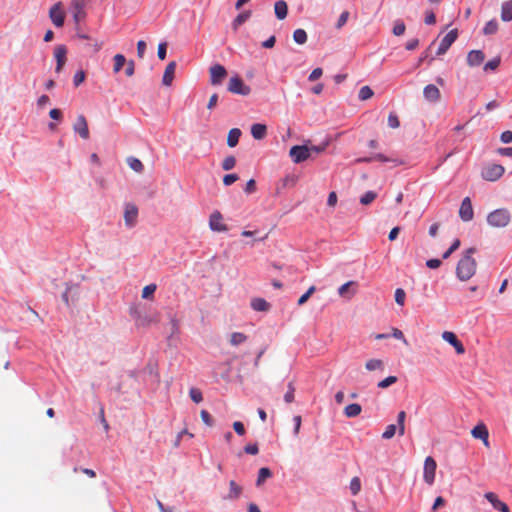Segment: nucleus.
I'll return each instance as SVG.
<instances>
[{
    "instance_id": "53",
    "label": "nucleus",
    "mask_w": 512,
    "mask_h": 512,
    "mask_svg": "<svg viewBox=\"0 0 512 512\" xmlns=\"http://www.w3.org/2000/svg\"><path fill=\"white\" fill-rule=\"evenodd\" d=\"M157 55L160 60H164L166 58V55H167V43L166 42H161L158 45Z\"/></svg>"
},
{
    "instance_id": "14",
    "label": "nucleus",
    "mask_w": 512,
    "mask_h": 512,
    "mask_svg": "<svg viewBox=\"0 0 512 512\" xmlns=\"http://www.w3.org/2000/svg\"><path fill=\"white\" fill-rule=\"evenodd\" d=\"M67 48L65 45H58L54 50V57L56 59L55 72L60 73L67 60Z\"/></svg>"
},
{
    "instance_id": "12",
    "label": "nucleus",
    "mask_w": 512,
    "mask_h": 512,
    "mask_svg": "<svg viewBox=\"0 0 512 512\" xmlns=\"http://www.w3.org/2000/svg\"><path fill=\"white\" fill-rule=\"evenodd\" d=\"M138 208L134 204H127L124 211V221L127 227H134L137 222Z\"/></svg>"
},
{
    "instance_id": "30",
    "label": "nucleus",
    "mask_w": 512,
    "mask_h": 512,
    "mask_svg": "<svg viewBox=\"0 0 512 512\" xmlns=\"http://www.w3.org/2000/svg\"><path fill=\"white\" fill-rule=\"evenodd\" d=\"M497 30H498V22H497V20L492 19L485 24V26L483 28V34L484 35H493L497 32Z\"/></svg>"
},
{
    "instance_id": "13",
    "label": "nucleus",
    "mask_w": 512,
    "mask_h": 512,
    "mask_svg": "<svg viewBox=\"0 0 512 512\" xmlns=\"http://www.w3.org/2000/svg\"><path fill=\"white\" fill-rule=\"evenodd\" d=\"M442 338L449 344H451L454 348L457 354H464L465 348L462 342L457 338L455 333L450 331H444L442 333Z\"/></svg>"
},
{
    "instance_id": "52",
    "label": "nucleus",
    "mask_w": 512,
    "mask_h": 512,
    "mask_svg": "<svg viewBox=\"0 0 512 512\" xmlns=\"http://www.w3.org/2000/svg\"><path fill=\"white\" fill-rule=\"evenodd\" d=\"M348 18H349V12H348V11H343V12L340 14V16H339V18H338V20H337V23H336V25H335V26H336V28H337V29L342 28V27L346 24V22H347Z\"/></svg>"
},
{
    "instance_id": "63",
    "label": "nucleus",
    "mask_w": 512,
    "mask_h": 512,
    "mask_svg": "<svg viewBox=\"0 0 512 512\" xmlns=\"http://www.w3.org/2000/svg\"><path fill=\"white\" fill-rule=\"evenodd\" d=\"M276 42V38L274 35L270 36L267 40L262 42V47L266 49L273 48Z\"/></svg>"
},
{
    "instance_id": "27",
    "label": "nucleus",
    "mask_w": 512,
    "mask_h": 512,
    "mask_svg": "<svg viewBox=\"0 0 512 512\" xmlns=\"http://www.w3.org/2000/svg\"><path fill=\"white\" fill-rule=\"evenodd\" d=\"M272 477V472L267 467H262L259 469L258 478L256 480V485L261 486L268 478Z\"/></svg>"
},
{
    "instance_id": "15",
    "label": "nucleus",
    "mask_w": 512,
    "mask_h": 512,
    "mask_svg": "<svg viewBox=\"0 0 512 512\" xmlns=\"http://www.w3.org/2000/svg\"><path fill=\"white\" fill-rule=\"evenodd\" d=\"M484 497L491 503V505L501 512H510L506 503L498 499L497 495L493 492L485 493Z\"/></svg>"
},
{
    "instance_id": "38",
    "label": "nucleus",
    "mask_w": 512,
    "mask_h": 512,
    "mask_svg": "<svg viewBox=\"0 0 512 512\" xmlns=\"http://www.w3.org/2000/svg\"><path fill=\"white\" fill-rule=\"evenodd\" d=\"M377 197V193L374 191H367L361 198L360 203L362 205H369L372 203Z\"/></svg>"
},
{
    "instance_id": "9",
    "label": "nucleus",
    "mask_w": 512,
    "mask_h": 512,
    "mask_svg": "<svg viewBox=\"0 0 512 512\" xmlns=\"http://www.w3.org/2000/svg\"><path fill=\"white\" fill-rule=\"evenodd\" d=\"M227 76L226 68L221 64H215L210 68V81L212 85H219Z\"/></svg>"
},
{
    "instance_id": "28",
    "label": "nucleus",
    "mask_w": 512,
    "mask_h": 512,
    "mask_svg": "<svg viewBox=\"0 0 512 512\" xmlns=\"http://www.w3.org/2000/svg\"><path fill=\"white\" fill-rule=\"evenodd\" d=\"M365 368L368 371H375V370H383L384 369V363L380 359H370L366 362Z\"/></svg>"
},
{
    "instance_id": "57",
    "label": "nucleus",
    "mask_w": 512,
    "mask_h": 512,
    "mask_svg": "<svg viewBox=\"0 0 512 512\" xmlns=\"http://www.w3.org/2000/svg\"><path fill=\"white\" fill-rule=\"evenodd\" d=\"M146 42L144 40H139L137 43V55L139 58H143L146 51Z\"/></svg>"
},
{
    "instance_id": "61",
    "label": "nucleus",
    "mask_w": 512,
    "mask_h": 512,
    "mask_svg": "<svg viewBox=\"0 0 512 512\" xmlns=\"http://www.w3.org/2000/svg\"><path fill=\"white\" fill-rule=\"evenodd\" d=\"M424 22L427 25H433V24L436 23V16H435L433 11H429V12L426 13Z\"/></svg>"
},
{
    "instance_id": "40",
    "label": "nucleus",
    "mask_w": 512,
    "mask_h": 512,
    "mask_svg": "<svg viewBox=\"0 0 512 512\" xmlns=\"http://www.w3.org/2000/svg\"><path fill=\"white\" fill-rule=\"evenodd\" d=\"M501 63V59L500 57H494L493 59L489 60L488 62L485 63L484 65V71H493L495 69L498 68V66L500 65Z\"/></svg>"
},
{
    "instance_id": "31",
    "label": "nucleus",
    "mask_w": 512,
    "mask_h": 512,
    "mask_svg": "<svg viewBox=\"0 0 512 512\" xmlns=\"http://www.w3.org/2000/svg\"><path fill=\"white\" fill-rule=\"evenodd\" d=\"M241 135V130H229L227 137V144L229 147H234L237 145L239 141V137Z\"/></svg>"
},
{
    "instance_id": "10",
    "label": "nucleus",
    "mask_w": 512,
    "mask_h": 512,
    "mask_svg": "<svg viewBox=\"0 0 512 512\" xmlns=\"http://www.w3.org/2000/svg\"><path fill=\"white\" fill-rule=\"evenodd\" d=\"M209 227L213 231L224 232L228 230L226 224L223 223L222 214L219 211H214L209 217Z\"/></svg>"
},
{
    "instance_id": "48",
    "label": "nucleus",
    "mask_w": 512,
    "mask_h": 512,
    "mask_svg": "<svg viewBox=\"0 0 512 512\" xmlns=\"http://www.w3.org/2000/svg\"><path fill=\"white\" fill-rule=\"evenodd\" d=\"M396 429H397L396 425H394V424L388 425L382 434V438H384V439L393 438L396 433Z\"/></svg>"
},
{
    "instance_id": "19",
    "label": "nucleus",
    "mask_w": 512,
    "mask_h": 512,
    "mask_svg": "<svg viewBox=\"0 0 512 512\" xmlns=\"http://www.w3.org/2000/svg\"><path fill=\"white\" fill-rule=\"evenodd\" d=\"M425 99L435 102L440 98V91L434 84H428L423 90Z\"/></svg>"
},
{
    "instance_id": "23",
    "label": "nucleus",
    "mask_w": 512,
    "mask_h": 512,
    "mask_svg": "<svg viewBox=\"0 0 512 512\" xmlns=\"http://www.w3.org/2000/svg\"><path fill=\"white\" fill-rule=\"evenodd\" d=\"M501 19L504 22L512 20V0L505 1L501 7Z\"/></svg>"
},
{
    "instance_id": "42",
    "label": "nucleus",
    "mask_w": 512,
    "mask_h": 512,
    "mask_svg": "<svg viewBox=\"0 0 512 512\" xmlns=\"http://www.w3.org/2000/svg\"><path fill=\"white\" fill-rule=\"evenodd\" d=\"M156 288H157L156 284L146 285L142 290V298L143 299L150 298L156 291Z\"/></svg>"
},
{
    "instance_id": "44",
    "label": "nucleus",
    "mask_w": 512,
    "mask_h": 512,
    "mask_svg": "<svg viewBox=\"0 0 512 512\" xmlns=\"http://www.w3.org/2000/svg\"><path fill=\"white\" fill-rule=\"evenodd\" d=\"M236 159L233 156L226 157L222 162V168L226 171L234 168Z\"/></svg>"
},
{
    "instance_id": "46",
    "label": "nucleus",
    "mask_w": 512,
    "mask_h": 512,
    "mask_svg": "<svg viewBox=\"0 0 512 512\" xmlns=\"http://www.w3.org/2000/svg\"><path fill=\"white\" fill-rule=\"evenodd\" d=\"M189 395H190V398L195 402V403H200L202 400H203V396H202V393L199 389L197 388H191L190 391H189Z\"/></svg>"
},
{
    "instance_id": "3",
    "label": "nucleus",
    "mask_w": 512,
    "mask_h": 512,
    "mask_svg": "<svg viewBox=\"0 0 512 512\" xmlns=\"http://www.w3.org/2000/svg\"><path fill=\"white\" fill-rule=\"evenodd\" d=\"M511 220V215L507 209H496L489 213L487 216V222L490 226L495 228L506 227Z\"/></svg>"
},
{
    "instance_id": "4",
    "label": "nucleus",
    "mask_w": 512,
    "mask_h": 512,
    "mask_svg": "<svg viewBox=\"0 0 512 512\" xmlns=\"http://www.w3.org/2000/svg\"><path fill=\"white\" fill-rule=\"evenodd\" d=\"M227 89L229 92L242 96H247L251 92V88L237 75L230 79Z\"/></svg>"
},
{
    "instance_id": "50",
    "label": "nucleus",
    "mask_w": 512,
    "mask_h": 512,
    "mask_svg": "<svg viewBox=\"0 0 512 512\" xmlns=\"http://www.w3.org/2000/svg\"><path fill=\"white\" fill-rule=\"evenodd\" d=\"M72 128H88V123L84 115H78L76 121L73 123Z\"/></svg>"
},
{
    "instance_id": "20",
    "label": "nucleus",
    "mask_w": 512,
    "mask_h": 512,
    "mask_svg": "<svg viewBox=\"0 0 512 512\" xmlns=\"http://www.w3.org/2000/svg\"><path fill=\"white\" fill-rule=\"evenodd\" d=\"M275 16L279 20H283L287 17L288 14V6L284 0H278L274 5Z\"/></svg>"
},
{
    "instance_id": "47",
    "label": "nucleus",
    "mask_w": 512,
    "mask_h": 512,
    "mask_svg": "<svg viewBox=\"0 0 512 512\" xmlns=\"http://www.w3.org/2000/svg\"><path fill=\"white\" fill-rule=\"evenodd\" d=\"M388 126L390 128H398L400 126V121L395 112H391L388 116Z\"/></svg>"
},
{
    "instance_id": "29",
    "label": "nucleus",
    "mask_w": 512,
    "mask_h": 512,
    "mask_svg": "<svg viewBox=\"0 0 512 512\" xmlns=\"http://www.w3.org/2000/svg\"><path fill=\"white\" fill-rule=\"evenodd\" d=\"M293 40L299 45H303L307 41V33L304 29L298 28L293 32Z\"/></svg>"
},
{
    "instance_id": "37",
    "label": "nucleus",
    "mask_w": 512,
    "mask_h": 512,
    "mask_svg": "<svg viewBox=\"0 0 512 512\" xmlns=\"http://www.w3.org/2000/svg\"><path fill=\"white\" fill-rule=\"evenodd\" d=\"M374 92L369 86H363L359 90L358 98L362 101L368 100L373 96Z\"/></svg>"
},
{
    "instance_id": "59",
    "label": "nucleus",
    "mask_w": 512,
    "mask_h": 512,
    "mask_svg": "<svg viewBox=\"0 0 512 512\" xmlns=\"http://www.w3.org/2000/svg\"><path fill=\"white\" fill-rule=\"evenodd\" d=\"M237 180H238L237 174H227L223 178V183L226 186H229V185L233 184L234 182H236Z\"/></svg>"
},
{
    "instance_id": "49",
    "label": "nucleus",
    "mask_w": 512,
    "mask_h": 512,
    "mask_svg": "<svg viewBox=\"0 0 512 512\" xmlns=\"http://www.w3.org/2000/svg\"><path fill=\"white\" fill-rule=\"evenodd\" d=\"M406 298V293L403 289L398 288L395 291V301L398 305L403 306Z\"/></svg>"
},
{
    "instance_id": "7",
    "label": "nucleus",
    "mask_w": 512,
    "mask_h": 512,
    "mask_svg": "<svg viewBox=\"0 0 512 512\" xmlns=\"http://www.w3.org/2000/svg\"><path fill=\"white\" fill-rule=\"evenodd\" d=\"M505 172V169L502 165H499V164H491L489 166H487L483 172H482V176L485 180H488V181H496L498 180L500 177H502V175L504 174Z\"/></svg>"
},
{
    "instance_id": "33",
    "label": "nucleus",
    "mask_w": 512,
    "mask_h": 512,
    "mask_svg": "<svg viewBox=\"0 0 512 512\" xmlns=\"http://www.w3.org/2000/svg\"><path fill=\"white\" fill-rule=\"evenodd\" d=\"M127 163L129 165V167L132 170H134L135 172L140 173L144 169V166H143L142 162L139 159L135 158V157H128L127 158Z\"/></svg>"
},
{
    "instance_id": "17",
    "label": "nucleus",
    "mask_w": 512,
    "mask_h": 512,
    "mask_svg": "<svg viewBox=\"0 0 512 512\" xmlns=\"http://www.w3.org/2000/svg\"><path fill=\"white\" fill-rule=\"evenodd\" d=\"M471 434L474 438L481 439L486 446L488 445L489 432L484 424H479L475 426L472 429Z\"/></svg>"
},
{
    "instance_id": "1",
    "label": "nucleus",
    "mask_w": 512,
    "mask_h": 512,
    "mask_svg": "<svg viewBox=\"0 0 512 512\" xmlns=\"http://www.w3.org/2000/svg\"><path fill=\"white\" fill-rule=\"evenodd\" d=\"M474 253H476V248L471 247L465 251V254L459 260L456 267V275L459 280L467 281L475 274L477 262L472 257Z\"/></svg>"
},
{
    "instance_id": "43",
    "label": "nucleus",
    "mask_w": 512,
    "mask_h": 512,
    "mask_svg": "<svg viewBox=\"0 0 512 512\" xmlns=\"http://www.w3.org/2000/svg\"><path fill=\"white\" fill-rule=\"evenodd\" d=\"M86 74L83 70H79L74 74L73 84L75 87L80 86L85 80Z\"/></svg>"
},
{
    "instance_id": "16",
    "label": "nucleus",
    "mask_w": 512,
    "mask_h": 512,
    "mask_svg": "<svg viewBox=\"0 0 512 512\" xmlns=\"http://www.w3.org/2000/svg\"><path fill=\"white\" fill-rule=\"evenodd\" d=\"M485 54L481 50H471L467 55V64L470 67H476L483 63Z\"/></svg>"
},
{
    "instance_id": "21",
    "label": "nucleus",
    "mask_w": 512,
    "mask_h": 512,
    "mask_svg": "<svg viewBox=\"0 0 512 512\" xmlns=\"http://www.w3.org/2000/svg\"><path fill=\"white\" fill-rule=\"evenodd\" d=\"M251 14L252 12L250 10H245L239 13L232 21V28L237 30L239 26H241L251 17Z\"/></svg>"
},
{
    "instance_id": "60",
    "label": "nucleus",
    "mask_w": 512,
    "mask_h": 512,
    "mask_svg": "<svg viewBox=\"0 0 512 512\" xmlns=\"http://www.w3.org/2000/svg\"><path fill=\"white\" fill-rule=\"evenodd\" d=\"M233 429L238 435H244L245 434V427L242 422L235 421L233 423Z\"/></svg>"
},
{
    "instance_id": "18",
    "label": "nucleus",
    "mask_w": 512,
    "mask_h": 512,
    "mask_svg": "<svg viewBox=\"0 0 512 512\" xmlns=\"http://www.w3.org/2000/svg\"><path fill=\"white\" fill-rule=\"evenodd\" d=\"M176 62L175 61H171L167 66H166V69L164 71V74H163V78H162V83L163 85L165 86H170L173 79H174V74H175V69H176Z\"/></svg>"
},
{
    "instance_id": "11",
    "label": "nucleus",
    "mask_w": 512,
    "mask_h": 512,
    "mask_svg": "<svg viewBox=\"0 0 512 512\" xmlns=\"http://www.w3.org/2000/svg\"><path fill=\"white\" fill-rule=\"evenodd\" d=\"M459 216L465 222L471 221L473 219L474 212H473L472 203H471V200L469 197H465L462 200V203H461L460 209H459Z\"/></svg>"
},
{
    "instance_id": "22",
    "label": "nucleus",
    "mask_w": 512,
    "mask_h": 512,
    "mask_svg": "<svg viewBox=\"0 0 512 512\" xmlns=\"http://www.w3.org/2000/svg\"><path fill=\"white\" fill-rule=\"evenodd\" d=\"M251 307L255 311H269L271 305L263 298H254L251 301Z\"/></svg>"
},
{
    "instance_id": "6",
    "label": "nucleus",
    "mask_w": 512,
    "mask_h": 512,
    "mask_svg": "<svg viewBox=\"0 0 512 512\" xmlns=\"http://www.w3.org/2000/svg\"><path fill=\"white\" fill-rule=\"evenodd\" d=\"M458 37V30L452 29L450 30L440 41V44L438 46L436 55L440 56L445 54L450 46L457 40Z\"/></svg>"
},
{
    "instance_id": "45",
    "label": "nucleus",
    "mask_w": 512,
    "mask_h": 512,
    "mask_svg": "<svg viewBox=\"0 0 512 512\" xmlns=\"http://www.w3.org/2000/svg\"><path fill=\"white\" fill-rule=\"evenodd\" d=\"M184 435H187L189 438H193L194 435L192 433H190L187 429H184L182 430L181 432H179L176 436V439L173 443V446L175 448H178L180 446V443H181V439H183V436Z\"/></svg>"
},
{
    "instance_id": "5",
    "label": "nucleus",
    "mask_w": 512,
    "mask_h": 512,
    "mask_svg": "<svg viewBox=\"0 0 512 512\" xmlns=\"http://www.w3.org/2000/svg\"><path fill=\"white\" fill-rule=\"evenodd\" d=\"M437 464L433 457L428 456L424 461L423 479L428 485H432L435 480Z\"/></svg>"
},
{
    "instance_id": "39",
    "label": "nucleus",
    "mask_w": 512,
    "mask_h": 512,
    "mask_svg": "<svg viewBox=\"0 0 512 512\" xmlns=\"http://www.w3.org/2000/svg\"><path fill=\"white\" fill-rule=\"evenodd\" d=\"M350 491L352 495H357L361 490V481L359 477H353L350 481Z\"/></svg>"
},
{
    "instance_id": "58",
    "label": "nucleus",
    "mask_w": 512,
    "mask_h": 512,
    "mask_svg": "<svg viewBox=\"0 0 512 512\" xmlns=\"http://www.w3.org/2000/svg\"><path fill=\"white\" fill-rule=\"evenodd\" d=\"M323 74V70L321 68H315L312 70V72L310 73V75L308 76V80L309 81H316L317 79H319Z\"/></svg>"
},
{
    "instance_id": "62",
    "label": "nucleus",
    "mask_w": 512,
    "mask_h": 512,
    "mask_svg": "<svg viewBox=\"0 0 512 512\" xmlns=\"http://www.w3.org/2000/svg\"><path fill=\"white\" fill-rule=\"evenodd\" d=\"M418 45H419V39L413 38L406 43L405 48L409 51H412V50H415L418 47Z\"/></svg>"
},
{
    "instance_id": "25",
    "label": "nucleus",
    "mask_w": 512,
    "mask_h": 512,
    "mask_svg": "<svg viewBox=\"0 0 512 512\" xmlns=\"http://www.w3.org/2000/svg\"><path fill=\"white\" fill-rule=\"evenodd\" d=\"M229 488H230V491H229L228 495L226 496L227 499L233 500V499H237L240 497V495L242 493V487L240 485H238L234 480H231L229 482Z\"/></svg>"
},
{
    "instance_id": "54",
    "label": "nucleus",
    "mask_w": 512,
    "mask_h": 512,
    "mask_svg": "<svg viewBox=\"0 0 512 512\" xmlns=\"http://www.w3.org/2000/svg\"><path fill=\"white\" fill-rule=\"evenodd\" d=\"M392 337L398 339V340H401L403 341V343L405 345H408V341L407 339L405 338L403 332L401 330H399L398 328H392V334H391Z\"/></svg>"
},
{
    "instance_id": "56",
    "label": "nucleus",
    "mask_w": 512,
    "mask_h": 512,
    "mask_svg": "<svg viewBox=\"0 0 512 512\" xmlns=\"http://www.w3.org/2000/svg\"><path fill=\"white\" fill-rule=\"evenodd\" d=\"M244 451L245 453L247 454H250V455H256L258 454L259 452V448H258V445L256 443H253V444H247L245 447H244Z\"/></svg>"
},
{
    "instance_id": "51",
    "label": "nucleus",
    "mask_w": 512,
    "mask_h": 512,
    "mask_svg": "<svg viewBox=\"0 0 512 512\" xmlns=\"http://www.w3.org/2000/svg\"><path fill=\"white\" fill-rule=\"evenodd\" d=\"M460 244V240L455 239L452 245L449 247V249L446 252H444L443 259L449 258L450 255L460 247Z\"/></svg>"
},
{
    "instance_id": "55",
    "label": "nucleus",
    "mask_w": 512,
    "mask_h": 512,
    "mask_svg": "<svg viewBox=\"0 0 512 512\" xmlns=\"http://www.w3.org/2000/svg\"><path fill=\"white\" fill-rule=\"evenodd\" d=\"M200 417H201L202 421H203L206 425H208V426H212V425H213V419H212V417H211V415L209 414V412H208V411H206V410H202V411L200 412Z\"/></svg>"
},
{
    "instance_id": "36",
    "label": "nucleus",
    "mask_w": 512,
    "mask_h": 512,
    "mask_svg": "<svg viewBox=\"0 0 512 512\" xmlns=\"http://www.w3.org/2000/svg\"><path fill=\"white\" fill-rule=\"evenodd\" d=\"M405 419H406V412L400 411L397 415L398 434L400 436H403L405 434Z\"/></svg>"
},
{
    "instance_id": "32",
    "label": "nucleus",
    "mask_w": 512,
    "mask_h": 512,
    "mask_svg": "<svg viewBox=\"0 0 512 512\" xmlns=\"http://www.w3.org/2000/svg\"><path fill=\"white\" fill-rule=\"evenodd\" d=\"M247 340V336L241 332H234L230 336V344L238 346Z\"/></svg>"
},
{
    "instance_id": "34",
    "label": "nucleus",
    "mask_w": 512,
    "mask_h": 512,
    "mask_svg": "<svg viewBox=\"0 0 512 512\" xmlns=\"http://www.w3.org/2000/svg\"><path fill=\"white\" fill-rule=\"evenodd\" d=\"M126 63V58L123 54H116L114 56L113 72L118 73Z\"/></svg>"
},
{
    "instance_id": "35",
    "label": "nucleus",
    "mask_w": 512,
    "mask_h": 512,
    "mask_svg": "<svg viewBox=\"0 0 512 512\" xmlns=\"http://www.w3.org/2000/svg\"><path fill=\"white\" fill-rule=\"evenodd\" d=\"M406 25L401 19H397L394 21V26L392 29V33L395 36H401L405 33Z\"/></svg>"
},
{
    "instance_id": "2",
    "label": "nucleus",
    "mask_w": 512,
    "mask_h": 512,
    "mask_svg": "<svg viewBox=\"0 0 512 512\" xmlns=\"http://www.w3.org/2000/svg\"><path fill=\"white\" fill-rule=\"evenodd\" d=\"M323 149L324 147L320 148L317 146H312L309 148L307 145H296L290 149L289 156L294 163L299 164L306 161L310 157L311 151L320 152Z\"/></svg>"
},
{
    "instance_id": "41",
    "label": "nucleus",
    "mask_w": 512,
    "mask_h": 512,
    "mask_svg": "<svg viewBox=\"0 0 512 512\" xmlns=\"http://www.w3.org/2000/svg\"><path fill=\"white\" fill-rule=\"evenodd\" d=\"M397 380L398 379L396 376H388L387 378L378 382L377 386L381 389H385V388L391 386L392 384L396 383Z\"/></svg>"
},
{
    "instance_id": "8",
    "label": "nucleus",
    "mask_w": 512,
    "mask_h": 512,
    "mask_svg": "<svg viewBox=\"0 0 512 512\" xmlns=\"http://www.w3.org/2000/svg\"><path fill=\"white\" fill-rule=\"evenodd\" d=\"M49 17L56 27H62L65 22V13L61 9V3L54 4L49 10Z\"/></svg>"
},
{
    "instance_id": "26",
    "label": "nucleus",
    "mask_w": 512,
    "mask_h": 512,
    "mask_svg": "<svg viewBox=\"0 0 512 512\" xmlns=\"http://www.w3.org/2000/svg\"><path fill=\"white\" fill-rule=\"evenodd\" d=\"M352 286H356V282L354 281H348L346 283H344L343 285H341L338 289V294L341 296V297H346L348 299H350L354 294H355V291L353 290L349 295H348V291H349V288L352 287Z\"/></svg>"
},
{
    "instance_id": "64",
    "label": "nucleus",
    "mask_w": 512,
    "mask_h": 512,
    "mask_svg": "<svg viewBox=\"0 0 512 512\" xmlns=\"http://www.w3.org/2000/svg\"><path fill=\"white\" fill-rule=\"evenodd\" d=\"M501 141L503 143H510L512 141V131L511 130H505L501 134Z\"/></svg>"
},
{
    "instance_id": "24",
    "label": "nucleus",
    "mask_w": 512,
    "mask_h": 512,
    "mask_svg": "<svg viewBox=\"0 0 512 512\" xmlns=\"http://www.w3.org/2000/svg\"><path fill=\"white\" fill-rule=\"evenodd\" d=\"M361 411L362 407L357 403L349 404L344 408V414L348 418L357 417L361 413Z\"/></svg>"
}]
</instances>
